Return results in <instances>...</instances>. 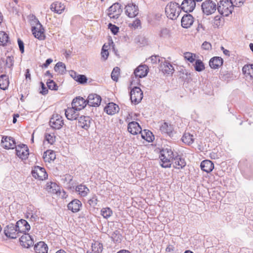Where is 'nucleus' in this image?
<instances>
[{
  "label": "nucleus",
  "instance_id": "nucleus-19",
  "mask_svg": "<svg viewBox=\"0 0 253 253\" xmlns=\"http://www.w3.org/2000/svg\"><path fill=\"white\" fill-rule=\"evenodd\" d=\"M87 100L82 97H78L73 99L72 106L76 108V110H81L84 109L87 104Z\"/></svg>",
  "mask_w": 253,
  "mask_h": 253
},
{
  "label": "nucleus",
  "instance_id": "nucleus-15",
  "mask_svg": "<svg viewBox=\"0 0 253 253\" xmlns=\"http://www.w3.org/2000/svg\"><path fill=\"white\" fill-rule=\"evenodd\" d=\"M19 240L21 245L25 248H29L34 244V240L29 234L24 233Z\"/></svg>",
  "mask_w": 253,
  "mask_h": 253
},
{
  "label": "nucleus",
  "instance_id": "nucleus-18",
  "mask_svg": "<svg viewBox=\"0 0 253 253\" xmlns=\"http://www.w3.org/2000/svg\"><path fill=\"white\" fill-rule=\"evenodd\" d=\"M125 12L129 17H134L138 13V6L133 3L128 4L125 7Z\"/></svg>",
  "mask_w": 253,
  "mask_h": 253
},
{
  "label": "nucleus",
  "instance_id": "nucleus-50",
  "mask_svg": "<svg viewBox=\"0 0 253 253\" xmlns=\"http://www.w3.org/2000/svg\"><path fill=\"white\" fill-rule=\"evenodd\" d=\"M46 84L48 88L51 90H57L58 86L53 80H49L47 81Z\"/></svg>",
  "mask_w": 253,
  "mask_h": 253
},
{
  "label": "nucleus",
  "instance_id": "nucleus-51",
  "mask_svg": "<svg viewBox=\"0 0 253 253\" xmlns=\"http://www.w3.org/2000/svg\"><path fill=\"white\" fill-rule=\"evenodd\" d=\"M87 78L83 75H79L76 77V81L80 84H84L87 82Z\"/></svg>",
  "mask_w": 253,
  "mask_h": 253
},
{
  "label": "nucleus",
  "instance_id": "nucleus-14",
  "mask_svg": "<svg viewBox=\"0 0 253 253\" xmlns=\"http://www.w3.org/2000/svg\"><path fill=\"white\" fill-rule=\"evenodd\" d=\"M16 225L19 234L20 233H26V232H28L30 229V225L24 219L18 220L16 222Z\"/></svg>",
  "mask_w": 253,
  "mask_h": 253
},
{
  "label": "nucleus",
  "instance_id": "nucleus-49",
  "mask_svg": "<svg viewBox=\"0 0 253 253\" xmlns=\"http://www.w3.org/2000/svg\"><path fill=\"white\" fill-rule=\"evenodd\" d=\"M108 46L106 45L105 44H104L102 48V51L101 52V57L103 58L104 60H105L109 55V52L108 51Z\"/></svg>",
  "mask_w": 253,
  "mask_h": 253
},
{
  "label": "nucleus",
  "instance_id": "nucleus-59",
  "mask_svg": "<svg viewBox=\"0 0 253 253\" xmlns=\"http://www.w3.org/2000/svg\"><path fill=\"white\" fill-rule=\"evenodd\" d=\"M196 71L200 72L205 69L204 64H193Z\"/></svg>",
  "mask_w": 253,
  "mask_h": 253
},
{
  "label": "nucleus",
  "instance_id": "nucleus-47",
  "mask_svg": "<svg viewBox=\"0 0 253 253\" xmlns=\"http://www.w3.org/2000/svg\"><path fill=\"white\" fill-rule=\"evenodd\" d=\"M159 37L162 38H168L170 37V31L167 28H163L159 33Z\"/></svg>",
  "mask_w": 253,
  "mask_h": 253
},
{
  "label": "nucleus",
  "instance_id": "nucleus-45",
  "mask_svg": "<svg viewBox=\"0 0 253 253\" xmlns=\"http://www.w3.org/2000/svg\"><path fill=\"white\" fill-rule=\"evenodd\" d=\"M101 214L104 218L107 219L112 215V211L109 208H103L101 210Z\"/></svg>",
  "mask_w": 253,
  "mask_h": 253
},
{
  "label": "nucleus",
  "instance_id": "nucleus-16",
  "mask_svg": "<svg viewBox=\"0 0 253 253\" xmlns=\"http://www.w3.org/2000/svg\"><path fill=\"white\" fill-rule=\"evenodd\" d=\"M101 98L100 96L96 94H90L88 95L87 99V103L90 106L97 107L101 103Z\"/></svg>",
  "mask_w": 253,
  "mask_h": 253
},
{
  "label": "nucleus",
  "instance_id": "nucleus-41",
  "mask_svg": "<svg viewBox=\"0 0 253 253\" xmlns=\"http://www.w3.org/2000/svg\"><path fill=\"white\" fill-rule=\"evenodd\" d=\"M141 136L144 139L149 142H152L154 139V136L152 133L150 131L146 132V130H144V133L141 132Z\"/></svg>",
  "mask_w": 253,
  "mask_h": 253
},
{
  "label": "nucleus",
  "instance_id": "nucleus-55",
  "mask_svg": "<svg viewBox=\"0 0 253 253\" xmlns=\"http://www.w3.org/2000/svg\"><path fill=\"white\" fill-rule=\"evenodd\" d=\"M88 203L90 206L95 207L97 204V199L96 196L92 197L88 201Z\"/></svg>",
  "mask_w": 253,
  "mask_h": 253
},
{
  "label": "nucleus",
  "instance_id": "nucleus-13",
  "mask_svg": "<svg viewBox=\"0 0 253 253\" xmlns=\"http://www.w3.org/2000/svg\"><path fill=\"white\" fill-rule=\"evenodd\" d=\"M77 125L85 130L88 129L92 123V119L88 116H82L78 119Z\"/></svg>",
  "mask_w": 253,
  "mask_h": 253
},
{
  "label": "nucleus",
  "instance_id": "nucleus-5",
  "mask_svg": "<svg viewBox=\"0 0 253 253\" xmlns=\"http://www.w3.org/2000/svg\"><path fill=\"white\" fill-rule=\"evenodd\" d=\"M107 10L108 15L111 19L118 18L122 12L121 5L118 2L115 3L110 6Z\"/></svg>",
  "mask_w": 253,
  "mask_h": 253
},
{
  "label": "nucleus",
  "instance_id": "nucleus-29",
  "mask_svg": "<svg viewBox=\"0 0 253 253\" xmlns=\"http://www.w3.org/2000/svg\"><path fill=\"white\" fill-rule=\"evenodd\" d=\"M34 250L36 253H47L48 247L43 242H39L35 245Z\"/></svg>",
  "mask_w": 253,
  "mask_h": 253
},
{
  "label": "nucleus",
  "instance_id": "nucleus-7",
  "mask_svg": "<svg viewBox=\"0 0 253 253\" xmlns=\"http://www.w3.org/2000/svg\"><path fill=\"white\" fill-rule=\"evenodd\" d=\"M4 233L6 237L15 239L19 236L16 224L10 223L7 225L4 229Z\"/></svg>",
  "mask_w": 253,
  "mask_h": 253
},
{
  "label": "nucleus",
  "instance_id": "nucleus-8",
  "mask_svg": "<svg viewBox=\"0 0 253 253\" xmlns=\"http://www.w3.org/2000/svg\"><path fill=\"white\" fill-rule=\"evenodd\" d=\"M35 20L37 22L36 26L32 28L33 34L35 38L39 40H43L45 37L44 34V30L38 20L35 19Z\"/></svg>",
  "mask_w": 253,
  "mask_h": 253
},
{
  "label": "nucleus",
  "instance_id": "nucleus-44",
  "mask_svg": "<svg viewBox=\"0 0 253 253\" xmlns=\"http://www.w3.org/2000/svg\"><path fill=\"white\" fill-rule=\"evenodd\" d=\"M120 75V69L118 67H115L111 73V78L114 81L117 82L118 80V78Z\"/></svg>",
  "mask_w": 253,
  "mask_h": 253
},
{
  "label": "nucleus",
  "instance_id": "nucleus-23",
  "mask_svg": "<svg viewBox=\"0 0 253 253\" xmlns=\"http://www.w3.org/2000/svg\"><path fill=\"white\" fill-rule=\"evenodd\" d=\"M127 130L131 134L135 135L141 133V128L138 123L131 122L128 124Z\"/></svg>",
  "mask_w": 253,
  "mask_h": 253
},
{
  "label": "nucleus",
  "instance_id": "nucleus-32",
  "mask_svg": "<svg viewBox=\"0 0 253 253\" xmlns=\"http://www.w3.org/2000/svg\"><path fill=\"white\" fill-rule=\"evenodd\" d=\"M173 129L172 126L166 122L162 123L160 126V130L162 133L167 134L169 136H170Z\"/></svg>",
  "mask_w": 253,
  "mask_h": 253
},
{
  "label": "nucleus",
  "instance_id": "nucleus-63",
  "mask_svg": "<svg viewBox=\"0 0 253 253\" xmlns=\"http://www.w3.org/2000/svg\"><path fill=\"white\" fill-rule=\"evenodd\" d=\"M141 25V22H140V20L139 19H135L134 21H133V23L132 24V26L135 28H138L139 26H140Z\"/></svg>",
  "mask_w": 253,
  "mask_h": 253
},
{
  "label": "nucleus",
  "instance_id": "nucleus-52",
  "mask_svg": "<svg viewBox=\"0 0 253 253\" xmlns=\"http://www.w3.org/2000/svg\"><path fill=\"white\" fill-rule=\"evenodd\" d=\"M209 63H223V60L220 57L215 56L211 58Z\"/></svg>",
  "mask_w": 253,
  "mask_h": 253
},
{
  "label": "nucleus",
  "instance_id": "nucleus-2",
  "mask_svg": "<svg viewBox=\"0 0 253 253\" xmlns=\"http://www.w3.org/2000/svg\"><path fill=\"white\" fill-rule=\"evenodd\" d=\"M233 6L232 1L229 0H220L217 1V10L224 16H228L233 11Z\"/></svg>",
  "mask_w": 253,
  "mask_h": 253
},
{
  "label": "nucleus",
  "instance_id": "nucleus-48",
  "mask_svg": "<svg viewBox=\"0 0 253 253\" xmlns=\"http://www.w3.org/2000/svg\"><path fill=\"white\" fill-rule=\"evenodd\" d=\"M54 70L61 74L64 73L66 71L65 64H55Z\"/></svg>",
  "mask_w": 253,
  "mask_h": 253
},
{
  "label": "nucleus",
  "instance_id": "nucleus-26",
  "mask_svg": "<svg viewBox=\"0 0 253 253\" xmlns=\"http://www.w3.org/2000/svg\"><path fill=\"white\" fill-rule=\"evenodd\" d=\"M119 107L117 104L111 102L104 108V111L108 115H114L118 113L119 111Z\"/></svg>",
  "mask_w": 253,
  "mask_h": 253
},
{
  "label": "nucleus",
  "instance_id": "nucleus-36",
  "mask_svg": "<svg viewBox=\"0 0 253 253\" xmlns=\"http://www.w3.org/2000/svg\"><path fill=\"white\" fill-rule=\"evenodd\" d=\"M9 85V80L8 77L5 75H1L0 76V88L5 90Z\"/></svg>",
  "mask_w": 253,
  "mask_h": 253
},
{
  "label": "nucleus",
  "instance_id": "nucleus-61",
  "mask_svg": "<svg viewBox=\"0 0 253 253\" xmlns=\"http://www.w3.org/2000/svg\"><path fill=\"white\" fill-rule=\"evenodd\" d=\"M18 43L19 48V50L21 53H23L24 51V45L23 41L20 39H18Z\"/></svg>",
  "mask_w": 253,
  "mask_h": 253
},
{
  "label": "nucleus",
  "instance_id": "nucleus-1",
  "mask_svg": "<svg viewBox=\"0 0 253 253\" xmlns=\"http://www.w3.org/2000/svg\"><path fill=\"white\" fill-rule=\"evenodd\" d=\"M176 153H174L171 149H163L161 151L160 155V159L161 161V166L165 168H170L172 161Z\"/></svg>",
  "mask_w": 253,
  "mask_h": 253
},
{
  "label": "nucleus",
  "instance_id": "nucleus-64",
  "mask_svg": "<svg viewBox=\"0 0 253 253\" xmlns=\"http://www.w3.org/2000/svg\"><path fill=\"white\" fill-rule=\"evenodd\" d=\"M25 76L26 80L29 79V80H31V74L29 69H26Z\"/></svg>",
  "mask_w": 253,
  "mask_h": 253
},
{
  "label": "nucleus",
  "instance_id": "nucleus-35",
  "mask_svg": "<svg viewBox=\"0 0 253 253\" xmlns=\"http://www.w3.org/2000/svg\"><path fill=\"white\" fill-rule=\"evenodd\" d=\"M45 189L48 192L51 193L57 194L59 191V187L55 182H47Z\"/></svg>",
  "mask_w": 253,
  "mask_h": 253
},
{
  "label": "nucleus",
  "instance_id": "nucleus-20",
  "mask_svg": "<svg viewBox=\"0 0 253 253\" xmlns=\"http://www.w3.org/2000/svg\"><path fill=\"white\" fill-rule=\"evenodd\" d=\"M196 6L195 1L193 0H184L181 5V8L186 12H192Z\"/></svg>",
  "mask_w": 253,
  "mask_h": 253
},
{
  "label": "nucleus",
  "instance_id": "nucleus-42",
  "mask_svg": "<svg viewBox=\"0 0 253 253\" xmlns=\"http://www.w3.org/2000/svg\"><path fill=\"white\" fill-rule=\"evenodd\" d=\"M1 59L2 62L5 63H12L14 62V57L10 52L6 53L5 57H2Z\"/></svg>",
  "mask_w": 253,
  "mask_h": 253
},
{
  "label": "nucleus",
  "instance_id": "nucleus-21",
  "mask_svg": "<svg viewBox=\"0 0 253 253\" xmlns=\"http://www.w3.org/2000/svg\"><path fill=\"white\" fill-rule=\"evenodd\" d=\"M78 111L79 110H76V108H74V106H72L71 108H68L66 109L65 114L67 119L70 120H77L79 116Z\"/></svg>",
  "mask_w": 253,
  "mask_h": 253
},
{
  "label": "nucleus",
  "instance_id": "nucleus-27",
  "mask_svg": "<svg viewBox=\"0 0 253 253\" xmlns=\"http://www.w3.org/2000/svg\"><path fill=\"white\" fill-rule=\"evenodd\" d=\"M242 71L247 79H253V64H246L243 67Z\"/></svg>",
  "mask_w": 253,
  "mask_h": 253
},
{
  "label": "nucleus",
  "instance_id": "nucleus-37",
  "mask_svg": "<svg viewBox=\"0 0 253 253\" xmlns=\"http://www.w3.org/2000/svg\"><path fill=\"white\" fill-rule=\"evenodd\" d=\"M160 69L162 70L163 73L169 74L174 71V68L172 64H160Z\"/></svg>",
  "mask_w": 253,
  "mask_h": 253
},
{
  "label": "nucleus",
  "instance_id": "nucleus-30",
  "mask_svg": "<svg viewBox=\"0 0 253 253\" xmlns=\"http://www.w3.org/2000/svg\"><path fill=\"white\" fill-rule=\"evenodd\" d=\"M50 9L56 13L61 14L65 9V6L61 2L57 1L51 4Z\"/></svg>",
  "mask_w": 253,
  "mask_h": 253
},
{
  "label": "nucleus",
  "instance_id": "nucleus-40",
  "mask_svg": "<svg viewBox=\"0 0 253 253\" xmlns=\"http://www.w3.org/2000/svg\"><path fill=\"white\" fill-rule=\"evenodd\" d=\"M92 250L94 253H100L103 250V245L99 242H95L92 244Z\"/></svg>",
  "mask_w": 253,
  "mask_h": 253
},
{
  "label": "nucleus",
  "instance_id": "nucleus-24",
  "mask_svg": "<svg viewBox=\"0 0 253 253\" xmlns=\"http://www.w3.org/2000/svg\"><path fill=\"white\" fill-rule=\"evenodd\" d=\"M82 205L80 201L78 199H74L68 204L67 207L68 210L71 211L73 212H77L80 211Z\"/></svg>",
  "mask_w": 253,
  "mask_h": 253
},
{
  "label": "nucleus",
  "instance_id": "nucleus-11",
  "mask_svg": "<svg viewBox=\"0 0 253 253\" xmlns=\"http://www.w3.org/2000/svg\"><path fill=\"white\" fill-rule=\"evenodd\" d=\"M1 146L6 149H13L16 147L14 138L10 136H3L1 140Z\"/></svg>",
  "mask_w": 253,
  "mask_h": 253
},
{
  "label": "nucleus",
  "instance_id": "nucleus-62",
  "mask_svg": "<svg viewBox=\"0 0 253 253\" xmlns=\"http://www.w3.org/2000/svg\"><path fill=\"white\" fill-rule=\"evenodd\" d=\"M202 47L204 49L209 50V49L211 48V44L210 42H205L202 44Z\"/></svg>",
  "mask_w": 253,
  "mask_h": 253
},
{
  "label": "nucleus",
  "instance_id": "nucleus-9",
  "mask_svg": "<svg viewBox=\"0 0 253 253\" xmlns=\"http://www.w3.org/2000/svg\"><path fill=\"white\" fill-rule=\"evenodd\" d=\"M32 174L36 179L41 180L45 179L47 177V174L45 169L39 166L35 167L32 171Z\"/></svg>",
  "mask_w": 253,
  "mask_h": 253
},
{
  "label": "nucleus",
  "instance_id": "nucleus-58",
  "mask_svg": "<svg viewBox=\"0 0 253 253\" xmlns=\"http://www.w3.org/2000/svg\"><path fill=\"white\" fill-rule=\"evenodd\" d=\"M229 1L232 2L233 6L235 5L238 7L241 6L244 3L242 0H229Z\"/></svg>",
  "mask_w": 253,
  "mask_h": 253
},
{
  "label": "nucleus",
  "instance_id": "nucleus-22",
  "mask_svg": "<svg viewBox=\"0 0 253 253\" xmlns=\"http://www.w3.org/2000/svg\"><path fill=\"white\" fill-rule=\"evenodd\" d=\"M171 163L173 164V167L177 169H182L186 166V162L184 159L178 155L176 153Z\"/></svg>",
  "mask_w": 253,
  "mask_h": 253
},
{
  "label": "nucleus",
  "instance_id": "nucleus-28",
  "mask_svg": "<svg viewBox=\"0 0 253 253\" xmlns=\"http://www.w3.org/2000/svg\"><path fill=\"white\" fill-rule=\"evenodd\" d=\"M200 167L202 170L209 173L213 169L214 164L211 161L206 160L202 162Z\"/></svg>",
  "mask_w": 253,
  "mask_h": 253
},
{
  "label": "nucleus",
  "instance_id": "nucleus-43",
  "mask_svg": "<svg viewBox=\"0 0 253 253\" xmlns=\"http://www.w3.org/2000/svg\"><path fill=\"white\" fill-rule=\"evenodd\" d=\"M8 42V35L4 32H0V45L4 46Z\"/></svg>",
  "mask_w": 253,
  "mask_h": 253
},
{
  "label": "nucleus",
  "instance_id": "nucleus-57",
  "mask_svg": "<svg viewBox=\"0 0 253 253\" xmlns=\"http://www.w3.org/2000/svg\"><path fill=\"white\" fill-rule=\"evenodd\" d=\"M27 217H30L31 220L32 221H36L37 220L39 219V216L36 214V212L29 213V214L27 215Z\"/></svg>",
  "mask_w": 253,
  "mask_h": 253
},
{
  "label": "nucleus",
  "instance_id": "nucleus-60",
  "mask_svg": "<svg viewBox=\"0 0 253 253\" xmlns=\"http://www.w3.org/2000/svg\"><path fill=\"white\" fill-rule=\"evenodd\" d=\"M41 85L42 87V90L40 93L43 95H45L48 93V89L45 86L44 84L42 82H41Z\"/></svg>",
  "mask_w": 253,
  "mask_h": 253
},
{
  "label": "nucleus",
  "instance_id": "nucleus-4",
  "mask_svg": "<svg viewBox=\"0 0 253 253\" xmlns=\"http://www.w3.org/2000/svg\"><path fill=\"white\" fill-rule=\"evenodd\" d=\"M203 13L207 16L215 12L217 9V0H205L201 5Z\"/></svg>",
  "mask_w": 253,
  "mask_h": 253
},
{
  "label": "nucleus",
  "instance_id": "nucleus-10",
  "mask_svg": "<svg viewBox=\"0 0 253 253\" xmlns=\"http://www.w3.org/2000/svg\"><path fill=\"white\" fill-rule=\"evenodd\" d=\"M50 126L55 129H59L64 124L62 117L58 115H53L49 121Z\"/></svg>",
  "mask_w": 253,
  "mask_h": 253
},
{
  "label": "nucleus",
  "instance_id": "nucleus-38",
  "mask_svg": "<svg viewBox=\"0 0 253 253\" xmlns=\"http://www.w3.org/2000/svg\"><path fill=\"white\" fill-rule=\"evenodd\" d=\"M111 238L113 242L116 243H121L122 240V235L120 231L115 230L111 235Z\"/></svg>",
  "mask_w": 253,
  "mask_h": 253
},
{
  "label": "nucleus",
  "instance_id": "nucleus-33",
  "mask_svg": "<svg viewBox=\"0 0 253 253\" xmlns=\"http://www.w3.org/2000/svg\"><path fill=\"white\" fill-rule=\"evenodd\" d=\"M56 158V155L54 151L51 150H48L45 151L43 156V159L45 162H50Z\"/></svg>",
  "mask_w": 253,
  "mask_h": 253
},
{
  "label": "nucleus",
  "instance_id": "nucleus-31",
  "mask_svg": "<svg viewBox=\"0 0 253 253\" xmlns=\"http://www.w3.org/2000/svg\"><path fill=\"white\" fill-rule=\"evenodd\" d=\"M145 62L147 63H169L165 58L156 55H153L147 58Z\"/></svg>",
  "mask_w": 253,
  "mask_h": 253
},
{
  "label": "nucleus",
  "instance_id": "nucleus-53",
  "mask_svg": "<svg viewBox=\"0 0 253 253\" xmlns=\"http://www.w3.org/2000/svg\"><path fill=\"white\" fill-rule=\"evenodd\" d=\"M108 28L114 35H116L119 32V27L111 23L109 24Z\"/></svg>",
  "mask_w": 253,
  "mask_h": 253
},
{
  "label": "nucleus",
  "instance_id": "nucleus-54",
  "mask_svg": "<svg viewBox=\"0 0 253 253\" xmlns=\"http://www.w3.org/2000/svg\"><path fill=\"white\" fill-rule=\"evenodd\" d=\"M45 138L49 143L52 144L55 141V137L50 134L45 133Z\"/></svg>",
  "mask_w": 253,
  "mask_h": 253
},
{
  "label": "nucleus",
  "instance_id": "nucleus-17",
  "mask_svg": "<svg viewBox=\"0 0 253 253\" xmlns=\"http://www.w3.org/2000/svg\"><path fill=\"white\" fill-rule=\"evenodd\" d=\"M148 71L149 68L146 64H140L135 69L134 73L136 77L142 78L147 76Z\"/></svg>",
  "mask_w": 253,
  "mask_h": 253
},
{
  "label": "nucleus",
  "instance_id": "nucleus-39",
  "mask_svg": "<svg viewBox=\"0 0 253 253\" xmlns=\"http://www.w3.org/2000/svg\"><path fill=\"white\" fill-rule=\"evenodd\" d=\"M182 140L184 143L190 145L194 142L193 135L189 133H185L182 137Z\"/></svg>",
  "mask_w": 253,
  "mask_h": 253
},
{
  "label": "nucleus",
  "instance_id": "nucleus-25",
  "mask_svg": "<svg viewBox=\"0 0 253 253\" xmlns=\"http://www.w3.org/2000/svg\"><path fill=\"white\" fill-rule=\"evenodd\" d=\"M181 26L184 28L190 27L193 23L194 18L189 14H185L181 19Z\"/></svg>",
  "mask_w": 253,
  "mask_h": 253
},
{
  "label": "nucleus",
  "instance_id": "nucleus-12",
  "mask_svg": "<svg viewBox=\"0 0 253 253\" xmlns=\"http://www.w3.org/2000/svg\"><path fill=\"white\" fill-rule=\"evenodd\" d=\"M16 155L22 160L26 159L29 155V149L27 145L22 144L16 147Z\"/></svg>",
  "mask_w": 253,
  "mask_h": 253
},
{
  "label": "nucleus",
  "instance_id": "nucleus-6",
  "mask_svg": "<svg viewBox=\"0 0 253 253\" xmlns=\"http://www.w3.org/2000/svg\"><path fill=\"white\" fill-rule=\"evenodd\" d=\"M130 98L132 103H139L143 98V92L141 89L138 87L133 88L130 93Z\"/></svg>",
  "mask_w": 253,
  "mask_h": 253
},
{
  "label": "nucleus",
  "instance_id": "nucleus-34",
  "mask_svg": "<svg viewBox=\"0 0 253 253\" xmlns=\"http://www.w3.org/2000/svg\"><path fill=\"white\" fill-rule=\"evenodd\" d=\"M76 191L77 192L80 196L85 197L89 193V190L84 185L80 184L76 187Z\"/></svg>",
  "mask_w": 253,
  "mask_h": 253
},
{
  "label": "nucleus",
  "instance_id": "nucleus-3",
  "mask_svg": "<svg viewBox=\"0 0 253 253\" xmlns=\"http://www.w3.org/2000/svg\"><path fill=\"white\" fill-rule=\"evenodd\" d=\"M180 7L176 2H170L166 6L165 11L168 17L171 19H176L179 15Z\"/></svg>",
  "mask_w": 253,
  "mask_h": 253
},
{
  "label": "nucleus",
  "instance_id": "nucleus-46",
  "mask_svg": "<svg viewBox=\"0 0 253 253\" xmlns=\"http://www.w3.org/2000/svg\"><path fill=\"white\" fill-rule=\"evenodd\" d=\"M184 58L191 63H193L196 59V54L187 52L184 53Z\"/></svg>",
  "mask_w": 253,
  "mask_h": 253
},
{
  "label": "nucleus",
  "instance_id": "nucleus-56",
  "mask_svg": "<svg viewBox=\"0 0 253 253\" xmlns=\"http://www.w3.org/2000/svg\"><path fill=\"white\" fill-rule=\"evenodd\" d=\"M221 17L220 16H216L214 18L213 26L218 27L220 25V20Z\"/></svg>",
  "mask_w": 253,
  "mask_h": 253
}]
</instances>
